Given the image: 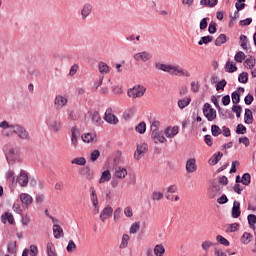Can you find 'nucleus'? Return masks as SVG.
I'll return each mask as SVG.
<instances>
[{"instance_id":"f257e3e1","label":"nucleus","mask_w":256,"mask_h":256,"mask_svg":"<svg viewBox=\"0 0 256 256\" xmlns=\"http://www.w3.org/2000/svg\"><path fill=\"white\" fill-rule=\"evenodd\" d=\"M145 91H147V88H145L144 86L138 85L128 89L127 95L132 99H137L139 97H143V95H145Z\"/></svg>"},{"instance_id":"f03ea898","label":"nucleus","mask_w":256,"mask_h":256,"mask_svg":"<svg viewBox=\"0 0 256 256\" xmlns=\"http://www.w3.org/2000/svg\"><path fill=\"white\" fill-rule=\"evenodd\" d=\"M203 115L207 121H215L217 119V110L211 107V104L205 103L203 106Z\"/></svg>"},{"instance_id":"7ed1b4c3","label":"nucleus","mask_w":256,"mask_h":256,"mask_svg":"<svg viewBox=\"0 0 256 256\" xmlns=\"http://www.w3.org/2000/svg\"><path fill=\"white\" fill-rule=\"evenodd\" d=\"M4 153L6 155V159L8 163H15V161L17 160L18 154L15 148H13V146L6 145L4 147Z\"/></svg>"},{"instance_id":"20e7f679","label":"nucleus","mask_w":256,"mask_h":256,"mask_svg":"<svg viewBox=\"0 0 256 256\" xmlns=\"http://www.w3.org/2000/svg\"><path fill=\"white\" fill-rule=\"evenodd\" d=\"M46 125L48 129H50V131H54V133H59V131H61V121L51 116L46 119Z\"/></svg>"},{"instance_id":"39448f33","label":"nucleus","mask_w":256,"mask_h":256,"mask_svg":"<svg viewBox=\"0 0 256 256\" xmlns=\"http://www.w3.org/2000/svg\"><path fill=\"white\" fill-rule=\"evenodd\" d=\"M12 133H15L20 139H23L25 141H29L31 139V136H29V132L19 125H14Z\"/></svg>"},{"instance_id":"423d86ee","label":"nucleus","mask_w":256,"mask_h":256,"mask_svg":"<svg viewBox=\"0 0 256 256\" xmlns=\"http://www.w3.org/2000/svg\"><path fill=\"white\" fill-rule=\"evenodd\" d=\"M149 151V146L147 143L138 144L136 148V152L134 153V159L139 161L141 157H145V153Z\"/></svg>"},{"instance_id":"0eeeda50","label":"nucleus","mask_w":256,"mask_h":256,"mask_svg":"<svg viewBox=\"0 0 256 256\" xmlns=\"http://www.w3.org/2000/svg\"><path fill=\"white\" fill-rule=\"evenodd\" d=\"M104 119L106 123H110V125H117L119 123V119L115 114H113V109L112 108H107L105 114H104Z\"/></svg>"},{"instance_id":"6e6552de","label":"nucleus","mask_w":256,"mask_h":256,"mask_svg":"<svg viewBox=\"0 0 256 256\" xmlns=\"http://www.w3.org/2000/svg\"><path fill=\"white\" fill-rule=\"evenodd\" d=\"M81 133L79 132V128L76 126H73L71 128V145L74 147V149H77V146L79 145V137Z\"/></svg>"},{"instance_id":"1a4fd4ad","label":"nucleus","mask_w":256,"mask_h":256,"mask_svg":"<svg viewBox=\"0 0 256 256\" xmlns=\"http://www.w3.org/2000/svg\"><path fill=\"white\" fill-rule=\"evenodd\" d=\"M16 181L20 187H27V185H29V175L25 170H21L19 176L16 178Z\"/></svg>"},{"instance_id":"9d476101","label":"nucleus","mask_w":256,"mask_h":256,"mask_svg":"<svg viewBox=\"0 0 256 256\" xmlns=\"http://www.w3.org/2000/svg\"><path fill=\"white\" fill-rule=\"evenodd\" d=\"M67 98L61 95H58L55 97L54 100V107L57 111H61L62 108L65 107V105H67Z\"/></svg>"},{"instance_id":"9b49d317","label":"nucleus","mask_w":256,"mask_h":256,"mask_svg":"<svg viewBox=\"0 0 256 256\" xmlns=\"http://www.w3.org/2000/svg\"><path fill=\"white\" fill-rule=\"evenodd\" d=\"M153 55L147 51L138 52L134 54L135 61H142L143 63H147V61H150L152 59Z\"/></svg>"},{"instance_id":"f8f14e48","label":"nucleus","mask_w":256,"mask_h":256,"mask_svg":"<svg viewBox=\"0 0 256 256\" xmlns=\"http://www.w3.org/2000/svg\"><path fill=\"white\" fill-rule=\"evenodd\" d=\"M152 140L154 143H167V139L163 136V133L159 129H154L152 131Z\"/></svg>"},{"instance_id":"ddd939ff","label":"nucleus","mask_w":256,"mask_h":256,"mask_svg":"<svg viewBox=\"0 0 256 256\" xmlns=\"http://www.w3.org/2000/svg\"><path fill=\"white\" fill-rule=\"evenodd\" d=\"M113 217V208L111 206H106L100 213V220L105 223L106 219Z\"/></svg>"},{"instance_id":"4468645a","label":"nucleus","mask_w":256,"mask_h":256,"mask_svg":"<svg viewBox=\"0 0 256 256\" xmlns=\"http://www.w3.org/2000/svg\"><path fill=\"white\" fill-rule=\"evenodd\" d=\"M79 174L82 175V177H85L87 181H92L94 173L89 166H85L79 169Z\"/></svg>"},{"instance_id":"2eb2a0df","label":"nucleus","mask_w":256,"mask_h":256,"mask_svg":"<svg viewBox=\"0 0 256 256\" xmlns=\"http://www.w3.org/2000/svg\"><path fill=\"white\" fill-rule=\"evenodd\" d=\"M170 75H181L182 77H191V73L179 66H172Z\"/></svg>"},{"instance_id":"dca6fc26","label":"nucleus","mask_w":256,"mask_h":256,"mask_svg":"<svg viewBox=\"0 0 256 256\" xmlns=\"http://www.w3.org/2000/svg\"><path fill=\"white\" fill-rule=\"evenodd\" d=\"M186 171L188 173H195L197 171V160L195 158H190L186 161Z\"/></svg>"},{"instance_id":"f3484780","label":"nucleus","mask_w":256,"mask_h":256,"mask_svg":"<svg viewBox=\"0 0 256 256\" xmlns=\"http://www.w3.org/2000/svg\"><path fill=\"white\" fill-rule=\"evenodd\" d=\"M155 69H157L158 71H164V73H169L171 75V73H173L171 71L173 65H167L161 62H156L154 64Z\"/></svg>"},{"instance_id":"a211bd4d","label":"nucleus","mask_w":256,"mask_h":256,"mask_svg":"<svg viewBox=\"0 0 256 256\" xmlns=\"http://www.w3.org/2000/svg\"><path fill=\"white\" fill-rule=\"evenodd\" d=\"M232 217L233 219H239L241 217V203L239 201H234L233 203Z\"/></svg>"},{"instance_id":"6ab92c4d","label":"nucleus","mask_w":256,"mask_h":256,"mask_svg":"<svg viewBox=\"0 0 256 256\" xmlns=\"http://www.w3.org/2000/svg\"><path fill=\"white\" fill-rule=\"evenodd\" d=\"M179 133V126H174L173 128L167 127L165 130V135L168 139H173L175 135Z\"/></svg>"},{"instance_id":"aec40b11","label":"nucleus","mask_w":256,"mask_h":256,"mask_svg":"<svg viewBox=\"0 0 256 256\" xmlns=\"http://www.w3.org/2000/svg\"><path fill=\"white\" fill-rule=\"evenodd\" d=\"M53 235L55 239H61V237H65V233L63 232V228L59 226V224L53 225Z\"/></svg>"},{"instance_id":"412c9836","label":"nucleus","mask_w":256,"mask_h":256,"mask_svg":"<svg viewBox=\"0 0 256 256\" xmlns=\"http://www.w3.org/2000/svg\"><path fill=\"white\" fill-rule=\"evenodd\" d=\"M6 179L13 187H17V178L15 177V171L8 170L6 172Z\"/></svg>"},{"instance_id":"4be33fe9","label":"nucleus","mask_w":256,"mask_h":256,"mask_svg":"<svg viewBox=\"0 0 256 256\" xmlns=\"http://www.w3.org/2000/svg\"><path fill=\"white\" fill-rule=\"evenodd\" d=\"M253 121V111H251L249 108H246L244 114V123H246V125H253Z\"/></svg>"},{"instance_id":"5701e85b","label":"nucleus","mask_w":256,"mask_h":256,"mask_svg":"<svg viewBox=\"0 0 256 256\" xmlns=\"http://www.w3.org/2000/svg\"><path fill=\"white\" fill-rule=\"evenodd\" d=\"M1 221L4 225L7 221L10 225H15V218L13 217V214L9 212H5V214L1 216Z\"/></svg>"},{"instance_id":"b1692460","label":"nucleus","mask_w":256,"mask_h":256,"mask_svg":"<svg viewBox=\"0 0 256 256\" xmlns=\"http://www.w3.org/2000/svg\"><path fill=\"white\" fill-rule=\"evenodd\" d=\"M91 11H93V6L89 3L84 4L81 10L82 19H86L88 15H91Z\"/></svg>"},{"instance_id":"393cba45","label":"nucleus","mask_w":256,"mask_h":256,"mask_svg":"<svg viewBox=\"0 0 256 256\" xmlns=\"http://www.w3.org/2000/svg\"><path fill=\"white\" fill-rule=\"evenodd\" d=\"M20 201L23 205H26V207H28V205H31V203H33V197H31V195L27 193H22L20 195Z\"/></svg>"},{"instance_id":"a878e982","label":"nucleus","mask_w":256,"mask_h":256,"mask_svg":"<svg viewBox=\"0 0 256 256\" xmlns=\"http://www.w3.org/2000/svg\"><path fill=\"white\" fill-rule=\"evenodd\" d=\"M81 139L84 143H93V141L97 139V135H93L91 133H84L82 134Z\"/></svg>"},{"instance_id":"bb28decb","label":"nucleus","mask_w":256,"mask_h":256,"mask_svg":"<svg viewBox=\"0 0 256 256\" xmlns=\"http://www.w3.org/2000/svg\"><path fill=\"white\" fill-rule=\"evenodd\" d=\"M223 158V153L222 152H218L215 153L210 159H209V163L210 165H217L220 161V159Z\"/></svg>"},{"instance_id":"cd10ccee","label":"nucleus","mask_w":256,"mask_h":256,"mask_svg":"<svg viewBox=\"0 0 256 256\" xmlns=\"http://www.w3.org/2000/svg\"><path fill=\"white\" fill-rule=\"evenodd\" d=\"M107 181H111V172L109 170H105L102 172V175L99 179V183H107Z\"/></svg>"},{"instance_id":"c85d7f7f","label":"nucleus","mask_w":256,"mask_h":256,"mask_svg":"<svg viewBox=\"0 0 256 256\" xmlns=\"http://www.w3.org/2000/svg\"><path fill=\"white\" fill-rule=\"evenodd\" d=\"M217 3H219V0H200V5L203 7L213 8L216 7Z\"/></svg>"},{"instance_id":"c756f323","label":"nucleus","mask_w":256,"mask_h":256,"mask_svg":"<svg viewBox=\"0 0 256 256\" xmlns=\"http://www.w3.org/2000/svg\"><path fill=\"white\" fill-rule=\"evenodd\" d=\"M114 175L117 179H125L127 177V169L119 167Z\"/></svg>"},{"instance_id":"7c9ffc66","label":"nucleus","mask_w":256,"mask_h":256,"mask_svg":"<svg viewBox=\"0 0 256 256\" xmlns=\"http://www.w3.org/2000/svg\"><path fill=\"white\" fill-rule=\"evenodd\" d=\"M90 199L92 205H97L99 203V199L97 198V191H95V187H90Z\"/></svg>"},{"instance_id":"2f4dec72","label":"nucleus","mask_w":256,"mask_h":256,"mask_svg":"<svg viewBox=\"0 0 256 256\" xmlns=\"http://www.w3.org/2000/svg\"><path fill=\"white\" fill-rule=\"evenodd\" d=\"M225 43H227V35L225 34H220L215 40L216 47H221Z\"/></svg>"},{"instance_id":"473e14b6","label":"nucleus","mask_w":256,"mask_h":256,"mask_svg":"<svg viewBox=\"0 0 256 256\" xmlns=\"http://www.w3.org/2000/svg\"><path fill=\"white\" fill-rule=\"evenodd\" d=\"M92 122L94 123V125H96V127H99V125L103 123V120H101V115H99L98 111H95L92 114Z\"/></svg>"},{"instance_id":"72a5a7b5","label":"nucleus","mask_w":256,"mask_h":256,"mask_svg":"<svg viewBox=\"0 0 256 256\" xmlns=\"http://www.w3.org/2000/svg\"><path fill=\"white\" fill-rule=\"evenodd\" d=\"M190 104H191V98L190 97L178 100L179 109H185V107H189Z\"/></svg>"},{"instance_id":"f704fd0d","label":"nucleus","mask_w":256,"mask_h":256,"mask_svg":"<svg viewBox=\"0 0 256 256\" xmlns=\"http://www.w3.org/2000/svg\"><path fill=\"white\" fill-rule=\"evenodd\" d=\"M255 63V58H253V56H250L244 61V67H246V69H253V67H255Z\"/></svg>"},{"instance_id":"c9c22d12","label":"nucleus","mask_w":256,"mask_h":256,"mask_svg":"<svg viewBox=\"0 0 256 256\" xmlns=\"http://www.w3.org/2000/svg\"><path fill=\"white\" fill-rule=\"evenodd\" d=\"M130 239L131 237H129L128 234H123L119 249H127V245H129Z\"/></svg>"},{"instance_id":"e433bc0d","label":"nucleus","mask_w":256,"mask_h":256,"mask_svg":"<svg viewBox=\"0 0 256 256\" xmlns=\"http://www.w3.org/2000/svg\"><path fill=\"white\" fill-rule=\"evenodd\" d=\"M154 255L163 256L165 255V246L162 244H158L154 247Z\"/></svg>"},{"instance_id":"4c0bfd02","label":"nucleus","mask_w":256,"mask_h":256,"mask_svg":"<svg viewBox=\"0 0 256 256\" xmlns=\"http://www.w3.org/2000/svg\"><path fill=\"white\" fill-rule=\"evenodd\" d=\"M72 165H80L83 166L87 163L85 157H77L71 160Z\"/></svg>"},{"instance_id":"58836bf2","label":"nucleus","mask_w":256,"mask_h":256,"mask_svg":"<svg viewBox=\"0 0 256 256\" xmlns=\"http://www.w3.org/2000/svg\"><path fill=\"white\" fill-rule=\"evenodd\" d=\"M135 131H136L137 133H140V135H143V133H145V131H147V124H145V122L139 123V124L135 127Z\"/></svg>"},{"instance_id":"ea45409f","label":"nucleus","mask_w":256,"mask_h":256,"mask_svg":"<svg viewBox=\"0 0 256 256\" xmlns=\"http://www.w3.org/2000/svg\"><path fill=\"white\" fill-rule=\"evenodd\" d=\"M245 57V52L239 51L235 54L234 60L236 61V63H243V61H245Z\"/></svg>"},{"instance_id":"a19ab883","label":"nucleus","mask_w":256,"mask_h":256,"mask_svg":"<svg viewBox=\"0 0 256 256\" xmlns=\"http://www.w3.org/2000/svg\"><path fill=\"white\" fill-rule=\"evenodd\" d=\"M98 68L102 74L107 75V73H109V66L105 62H99Z\"/></svg>"},{"instance_id":"79ce46f5","label":"nucleus","mask_w":256,"mask_h":256,"mask_svg":"<svg viewBox=\"0 0 256 256\" xmlns=\"http://www.w3.org/2000/svg\"><path fill=\"white\" fill-rule=\"evenodd\" d=\"M251 239H252L251 233L245 232V233L242 235V237H241V242H242L244 245H249V243H251Z\"/></svg>"},{"instance_id":"37998d69","label":"nucleus","mask_w":256,"mask_h":256,"mask_svg":"<svg viewBox=\"0 0 256 256\" xmlns=\"http://www.w3.org/2000/svg\"><path fill=\"white\" fill-rule=\"evenodd\" d=\"M213 41V36H203L198 41V45H208V43H211Z\"/></svg>"},{"instance_id":"c03bdc74","label":"nucleus","mask_w":256,"mask_h":256,"mask_svg":"<svg viewBox=\"0 0 256 256\" xmlns=\"http://www.w3.org/2000/svg\"><path fill=\"white\" fill-rule=\"evenodd\" d=\"M211 133H212L213 137H219V135H221V133H223V131L221 130V128H219V126L214 124L211 126Z\"/></svg>"},{"instance_id":"a18cd8bd","label":"nucleus","mask_w":256,"mask_h":256,"mask_svg":"<svg viewBox=\"0 0 256 256\" xmlns=\"http://www.w3.org/2000/svg\"><path fill=\"white\" fill-rule=\"evenodd\" d=\"M241 183H242V185H246V186L251 185V174H249V173L243 174Z\"/></svg>"},{"instance_id":"49530a36","label":"nucleus","mask_w":256,"mask_h":256,"mask_svg":"<svg viewBox=\"0 0 256 256\" xmlns=\"http://www.w3.org/2000/svg\"><path fill=\"white\" fill-rule=\"evenodd\" d=\"M216 241H218V243H220V245H224V247H229V245H230L229 240H227L225 237H223L221 235L216 236Z\"/></svg>"},{"instance_id":"de8ad7c7","label":"nucleus","mask_w":256,"mask_h":256,"mask_svg":"<svg viewBox=\"0 0 256 256\" xmlns=\"http://www.w3.org/2000/svg\"><path fill=\"white\" fill-rule=\"evenodd\" d=\"M46 249H47L48 256H57V253L55 252V248L53 247V243H48L46 246Z\"/></svg>"},{"instance_id":"09e8293b","label":"nucleus","mask_w":256,"mask_h":256,"mask_svg":"<svg viewBox=\"0 0 256 256\" xmlns=\"http://www.w3.org/2000/svg\"><path fill=\"white\" fill-rule=\"evenodd\" d=\"M76 250H77V244H75V242L73 240H70L66 247V251L68 253H72V251H76Z\"/></svg>"},{"instance_id":"8fccbe9b","label":"nucleus","mask_w":256,"mask_h":256,"mask_svg":"<svg viewBox=\"0 0 256 256\" xmlns=\"http://www.w3.org/2000/svg\"><path fill=\"white\" fill-rule=\"evenodd\" d=\"M225 67L228 73H235V71H237V66H235V64H233L231 61H228Z\"/></svg>"},{"instance_id":"3c124183","label":"nucleus","mask_w":256,"mask_h":256,"mask_svg":"<svg viewBox=\"0 0 256 256\" xmlns=\"http://www.w3.org/2000/svg\"><path fill=\"white\" fill-rule=\"evenodd\" d=\"M238 81L239 83H247V81H249V74L247 72H242L238 76Z\"/></svg>"},{"instance_id":"603ef678","label":"nucleus","mask_w":256,"mask_h":256,"mask_svg":"<svg viewBox=\"0 0 256 256\" xmlns=\"http://www.w3.org/2000/svg\"><path fill=\"white\" fill-rule=\"evenodd\" d=\"M0 128L1 129H11V131H13V129H15V125L13 124H9V122H7L6 120L2 121L0 123Z\"/></svg>"},{"instance_id":"864d4df0","label":"nucleus","mask_w":256,"mask_h":256,"mask_svg":"<svg viewBox=\"0 0 256 256\" xmlns=\"http://www.w3.org/2000/svg\"><path fill=\"white\" fill-rule=\"evenodd\" d=\"M237 135H245L247 133V127L243 126V124H238L236 127Z\"/></svg>"},{"instance_id":"5fc2aeb1","label":"nucleus","mask_w":256,"mask_h":256,"mask_svg":"<svg viewBox=\"0 0 256 256\" xmlns=\"http://www.w3.org/2000/svg\"><path fill=\"white\" fill-rule=\"evenodd\" d=\"M139 229H141V224L139 222H135L130 227V233L132 235H135V233H137V231H139Z\"/></svg>"},{"instance_id":"6e6d98bb","label":"nucleus","mask_w":256,"mask_h":256,"mask_svg":"<svg viewBox=\"0 0 256 256\" xmlns=\"http://www.w3.org/2000/svg\"><path fill=\"white\" fill-rule=\"evenodd\" d=\"M99 157H101V152H99V150H94L90 154V161L95 162L99 159Z\"/></svg>"},{"instance_id":"4d7b16f0","label":"nucleus","mask_w":256,"mask_h":256,"mask_svg":"<svg viewBox=\"0 0 256 256\" xmlns=\"http://www.w3.org/2000/svg\"><path fill=\"white\" fill-rule=\"evenodd\" d=\"M241 101V95L238 94L237 91H234L232 93V103L234 105H238V103Z\"/></svg>"},{"instance_id":"13d9d810","label":"nucleus","mask_w":256,"mask_h":256,"mask_svg":"<svg viewBox=\"0 0 256 256\" xmlns=\"http://www.w3.org/2000/svg\"><path fill=\"white\" fill-rule=\"evenodd\" d=\"M232 111L233 113H236V117H241V113H243V108L241 107V105H234L232 107Z\"/></svg>"},{"instance_id":"bf43d9fd","label":"nucleus","mask_w":256,"mask_h":256,"mask_svg":"<svg viewBox=\"0 0 256 256\" xmlns=\"http://www.w3.org/2000/svg\"><path fill=\"white\" fill-rule=\"evenodd\" d=\"M208 32L210 33V35L217 33V23H215L213 21L210 22L209 27H208Z\"/></svg>"},{"instance_id":"052dcab7","label":"nucleus","mask_w":256,"mask_h":256,"mask_svg":"<svg viewBox=\"0 0 256 256\" xmlns=\"http://www.w3.org/2000/svg\"><path fill=\"white\" fill-rule=\"evenodd\" d=\"M151 199L153 201H161V199H163V193L154 191L152 193Z\"/></svg>"},{"instance_id":"680f3d73","label":"nucleus","mask_w":256,"mask_h":256,"mask_svg":"<svg viewBox=\"0 0 256 256\" xmlns=\"http://www.w3.org/2000/svg\"><path fill=\"white\" fill-rule=\"evenodd\" d=\"M190 87L192 93H199L201 85L199 84V82H191Z\"/></svg>"},{"instance_id":"e2e57ef3","label":"nucleus","mask_w":256,"mask_h":256,"mask_svg":"<svg viewBox=\"0 0 256 256\" xmlns=\"http://www.w3.org/2000/svg\"><path fill=\"white\" fill-rule=\"evenodd\" d=\"M227 85V81L225 79L219 81L216 85V91H223Z\"/></svg>"},{"instance_id":"0e129e2a","label":"nucleus","mask_w":256,"mask_h":256,"mask_svg":"<svg viewBox=\"0 0 256 256\" xmlns=\"http://www.w3.org/2000/svg\"><path fill=\"white\" fill-rule=\"evenodd\" d=\"M256 224V216L254 214L248 215V225H250L251 229L255 227Z\"/></svg>"},{"instance_id":"69168bd1","label":"nucleus","mask_w":256,"mask_h":256,"mask_svg":"<svg viewBox=\"0 0 256 256\" xmlns=\"http://www.w3.org/2000/svg\"><path fill=\"white\" fill-rule=\"evenodd\" d=\"M21 223H22V225H24V227H27V225H29V223H31V218L27 215H22Z\"/></svg>"},{"instance_id":"338daca9","label":"nucleus","mask_w":256,"mask_h":256,"mask_svg":"<svg viewBox=\"0 0 256 256\" xmlns=\"http://www.w3.org/2000/svg\"><path fill=\"white\" fill-rule=\"evenodd\" d=\"M39 254V249L35 245H30V256H37Z\"/></svg>"},{"instance_id":"774afa93","label":"nucleus","mask_w":256,"mask_h":256,"mask_svg":"<svg viewBox=\"0 0 256 256\" xmlns=\"http://www.w3.org/2000/svg\"><path fill=\"white\" fill-rule=\"evenodd\" d=\"M240 41H241V47H242V49H247V43H248V41H247V36L241 35V36H240Z\"/></svg>"}]
</instances>
